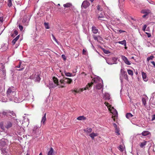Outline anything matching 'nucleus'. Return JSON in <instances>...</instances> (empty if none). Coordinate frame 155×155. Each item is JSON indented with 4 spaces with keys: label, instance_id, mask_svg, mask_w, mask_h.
Masks as SVG:
<instances>
[{
    "label": "nucleus",
    "instance_id": "obj_50",
    "mask_svg": "<svg viewBox=\"0 0 155 155\" xmlns=\"http://www.w3.org/2000/svg\"><path fill=\"white\" fill-rule=\"evenodd\" d=\"M155 119V114H153L152 116L151 120L153 121Z\"/></svg>",
    "mask_w": 155,
    "mask_h": 155
},
{
    "label": "nucleus",
    "instance_id": "obj_10",
    "mask_svg": "<svg viewBox=\"0 0 155 155\" xmlns=\"http://www.w3.org/2000/svg\"><path fill=\"white\" fill-rule=\"evenodd\" d=\"M104 58L106 62L109 64L112 65L114 64L113 62L112 61L111 58H106L103 56H102Z\"/></svg>",
    "mask_w": 155,
    "mask_h": 155
},
{
    "label": "nucleus",
    "instance_id": "obj_45",
    "mask_svg": "<svg viewBox=\"0 0 155 155\" xmlns=\"http://www.w3.org/2000/svg\"><path fill=\"white\" fill-rule=\"evenodd\" d=\"M18 28L20 31H21L23 30V27L22 25H19L18 26Z\"/></svg>",
    "mask_w": 155,
    "mask_h": 155
},
{
    "label": "nucleus",
    "instance_id": "obj_14",
    "mask_svg": "<svg viewBox=\"0 0 155 155\" xmlns=\"http://www.w3.org/2000/svg\"><path fill=\"white\" fill-rule=\"evenodd\" d=\"M29 20L28 19L26 16H24L22 20L23 23L25 25H27Z\"/></svg>",
    "mask_w": 155,
    "mask_h": 155
},
{
    "label": "nucleus",
    "instance_id": "obj_40",
    "mask_svg": "<svg viewBox=\"0 0 155 155\" xmlns=\"http://www.w3.org/2000/svg\"><path fill=\"white\" fill-rule=\"evenodd\" d=\"M38 127L37 126H34L33 129V133H35L36 130L38 128Z\"/></svg>",
    "mask_w": 155,
    "mask_h": 155
},
{
    "label": "nucleus",
    "instance_id": "obj_59",
    "mask_svg": "<svg viewBox=\"0 0 155 155\" xmlns=\"http://www.w3.org/2000/svg\"><path fill=\"white\" fill-rule=\"evenodd\" d=\"M151 63L155 67V62L154 61H153L151 62Z\"/></svg>",
    "mask_w": 155,
    "mask_h": 155
},
{
    "label": "nucleus",
    "instance_id": "obj_18",
    "mask_svg": "<svg viewBox=\"0 0 155 155\" xmlns=\"http://www.w3.org/2000/svg\"><path fill=\"white\" fill-rule=\"evenodd\" d=\"M142 76L143 80L145 81H147L148 80V78L147 77L146 74L144 72H142Z\"/></svg>",
    "mask_w": 155,
    "mask_h": 155
},
{
    "label": "nucleus",
    "instance_id": "obj_23",
    "mask_svg": "<svg viewBox=\"0 0 155 155\" xmlns=\"http://www.w3.org/2000/svg\"><path fill=\"white\" fill-rule=\"evenodd\" d=\"M98 135V134L97 133H92L89 136L92 138V139H93L94 137L97 136Z\"/></svg>",
    "mask_w": 155,
    "mask_h": 155
},
{
    "label": "nucleus",
    "instance_id": "obj_15",
    "mask_svg": "<svg viewBox=\"0 0 155 155\" xmlns=\"http://www.w3.org/2000/svg\"><path fill=\"white\" fill-rule=\"evenodd\" d=\"M150 11L149 9H143L141 11V12L142 13L146 14L147 15L150 13Z\"/></svg>",
    "mask_w": 155,
    "mask_h": 155
},
{
    "label": "nucleus",
    "instance_id": "obj_6",
    "mask_svg": "<svg viewBox=\"0 0 155 155\" xmlns=\"http://www.w3.org/2000/svg\"><path fill=\"white\" fill-rule=\"evenodd\" d=\"M2 114L4 116H11V115L14 116L15 115V114L13 111H11L8 110L3 111L2 114Z\"/></svg>",
    "mask_w": 155,
    "mask_h": 155
},
{
    "label": "nucleus",
    "instance_id": "obj_39",
    "mask_svg": "<svg viewBox=\"0 0 155 155\" xmlns=\"http://www.w3.org/2000/svg\"><path fill=\"white\" fill-rule=\"evenodd\" d=\"M127 72L128 74L131 76H132L133 74V71L130 70H128Z\"/></svg>",
    "mask_w": 155,
    "mask_h": 155
},
{
    "label": "nucleus",
    "instance_id": "obj_20",
    "mask_svg": "<svg viewBox=\"0 0 155 155\" xmlns=\"http://www.w3.org/2000/svg\"><path fill=\"white\" fill-rule=\"evenodd\" d=\"M46 120V113L45 114L44 116L42 117V119L41 121V124H45V122Z\"/></svg>",
    "mask_w": 155,
    "mask_h": 155
},
{
    "label": "nucleus",
    "instance_id": "obj_58",
    "mask_svg": "<svg viewBox=\"0 0 155 155\" xmlns=\"http://www.w3.org/2000/svg\"><path fill=\"white\" fill-rule=\"evenodd\" d=\"M125 32V31H123V30H119V32L120 33H123V32Z\"/></svg>",
    "mask_w": 155,
    "mask_h": 155
},
{
    "label": "nucleus",
    "instance_id": "obj_51",
    "mask_svg": "<svg viewBox=\"0 0 155 155\" xmlns=\"http://www.w3.org/2000/svg\"><path fill=\"white\" fill-rule=\"evenodd\" d=\"M104 53L107 54H109L110 53L109 51L105 50H104Z\"/></svg>",
    "mask_w": 155,
    "mask_h": 155
},
{
    "label": "nucleus",
    "instance_id": "obj_30",
    "mask_svg": "<svg viewBox=\"0 0 155 155\" xmlns=\"http://www.w3.org/2000/svg\"><path fill=\"white\" fill-rule=\"evenodd\" d=\"M150 134V132L148 131H143L142 133V134L143 136H146L148 134Z\"/></svg>",
    "mask_w": 155,
    "mask_h": 155
},
{
    "label": "nucleus",
    "instance_id": "obj_8",
    "mask_svg": "<svg viewBox=\"0 0 155 155\" xmlns=\"http://www.w3.org/2000/svg\"><path fill=\"white\" fill-rule=\"evenodd\" d=\"M65 81V78H64V79H62L60 80V82L61 84V85L59 84V87L61 88H63L65 87L66 83Z\"/></svg>",
    "mask_w": 155,
    "mask_h": 155
},
{
    "label": "nucleus",
    "instance_id": "obj_47",
    "mask_svg": "<svg viewBox=\"0 0 155 155\" xmlns=\"http://www.w3.org/2000/svg\"><path fill=\"white\" fill-rule=\"evenodd\" d=\"M97 9L98 10L100 11H102V8H101L100 6L99 5H98L97 6Z\"/></svg>",
    "mask_w": 155,
    "mask_h": 155
},
{
    "label": "nucleus",
    "instance_id": "obj_19",
    "mask_svg": "<svg viewBox=\"0 0 155 155\" xmlns=\"http://www.w3.org/2000/svg\"><path fill=\"white\" fill-rule=\"evenodd\" d=\"M110 94L108 93H105L103 96V98L106 100H109L110 99Z\"/></svg>",
    "mask_w": 155,
    "mask_h": 155
},
{
    "label": "nucleus",
    "instance_id": "obj_38",
    "mask_svg": "<svg viewBox=\"0 0 155 155\" xmlns=\"http://www.w3.org/2000/svg\"><path fill=\"white\" fill-rule=\"evenodd\" d=\"M12 0H8V1L7 5L9 7H10L12 5Z\"/></svg>",
    "mask_w": 155,
    "mask_h": 155
},
{
    "label": "nucleus",
    "instance_id": "obj_31",
    "mask_svg": "<svg viewBox=\"0 0 155 155\" xmlns=\"http://www.w3.org/2000/svg\"><path fill=\"white\" fill-rule=\"evenodd\" d=\"M72 5V4L71 3H68L66 4H64L63 5V6L65 8L70 7Z\"/></svg>",
    "mask_w": 155,
    "mask_h": 155
},
{
    "label": "nucleus",
    "instance_id": "obj_52",
    "mask_svg": "<svg viewBox=\"0 0 155 155\" xmlns=\"http://www.w3.org/2000/svg\"><path fill=\"white\" fill-rule=\"evenodd\" d=\"M62 58L64 59V60H65L66 59V57L65 56L64 54H62L61 55Z\"/></svg>",
    "mask_w": 155,
    "mask_h": 155
},
{
    "label": "nucleus",
    "instance_id": "obj_56",
    "mask_svg": "<svg viewBox=\"0 0 155 155\" xmlns=\"http://www.w3.org/2000/svg\"><path fill=\"white\" fill-rule=\"evenodd\" d=\"M146 33L148 37L149 38V37H151V34L150 33Z\"/></svg>",
    "mask_w": 155,
    "mask_h": 155
},
{
    "label": "nucleus",
    "instance_id": "obj_63",
    "mask_svg": "<svg viewBox=\"0 0 155 155\" xmlns=\"http://www.w3.org/2000/svg\"><path fill=\"white\" fill-rule=\"evenodd\" d=\"M73 90L72 91V92L75 95H76V94L77 93H76L75 92H74L73 91Z\"/></svg>",
    "mask_w": 155,
    "mask_h": 155
},
{
    "label": "nucleus",
    "instance_id": "obj_41",
    "mask_svg": "<svg viewBox=\"0 0 155 155\" xmlns=\"http://www.w3.org/2000/svg\"><path fill=\"white\" fill-rule=\"evenodd\" d=\"M44 25H45V28L46 29H49V28H50L49 27L48 24V23H46V22H45L44 23Z\"/></svg>",
    "mask_w": 155,
    "mask_h": 155
},
{
    "label": "nucleus",
    "instance_id": "obj_22",
    "mask_svg": "<svg viewBox=\"0 0 155 155\" xmlns=\"http://www.w3.org/2000/svg\"><path fill=\"white\" fill-rule=\"evenodd\" d=\"M72 82V80L71 78H65V83L66 84H70Z\"/></svg>",
    "mask_w": 155,
    "mask_h": 155
},
{
    "label": "nucleus",
    "instance_id": "obj_5",
    "mask_svg": "<svg viewBox=\"0 0 155 155\" xmlns=\"http://www.w3.org/2000/svg\"><path fill=\"white\" fill-rule=\"evenodd\" d=\"M41 73L39 71L35 72L29 77L31 79H33L35 81L39 82L40 81L41 78L40 75Z\"/></svg>",
    "mask_w": 155,
    "mask_h": 155
},
{
    "label": "nucleus",
    "instance_id": "obj_44",
    "mask_svg": "<svg viewBox=\"0 0 155 155\" xmlns=\"http://www.w3.org/2000/svg\"><path fill=\"white\" fill-rule=\"evenodd\" d=\"M87 39H88V40L89 41V42L91 43V35L90 34H87Z\"/></svg>",
    "mask_w": 155,
    "mask_h": 155
},
{
    "label": "nucleus",
    "instance_id": "obj_13",
    "mask_svg": "<svg viewBox=\"0 0 155 155\" xmlns=\"http://www.w3.org/2000/svg\"><path fill=\"white\" fill-rule=\"evenodd\" d=\"M92 84H94V82L93 81V79L92 80L91 83H88V84L85 87L83 88L84 89V90L88 89L89 88H90L91 87L92 85Z\"/></svg>",
    "mask_w": 155,
    "mask_h": 155
},
{
    "label": "nucleus",
    "instance_id": "obj_9",
    "mask_svg": "<svg viewBox=\"0 0 155 155\" xmlns=\"http://www.w3.org/2000/svg\"><path fill=\"white\" fill-rule=\"evenodd\" d=\"M6 140L2 139L0 140V148H2L3 147H5L6 144Z\"/></svg>",
    "mask_w": 155,
    "mask_h": 155
},
{
    "label": "nucleus",
    "instance_id": "obj_29",
    "mask_svg": "<svg viewBox=\"0 0 155 155\" xmlns=\"http://www.w3.org/2000/svg\"><path fill=\"white\" fill-rule=\"evenodd\" d=\"M133 116V115L130 113H127L126 115V117L129 119H130Z\"/></svg>",
    "mask_w": 155,
    "mask_h": 155
},
{
    "label": "nucleus",
    "instance_id": "obj_53",
    "mask_svg": "<svg viewBox=\"0 0 155 155\" xmlns=\"http://www.w3.org/2000/svg\"><path fill=\"white\" fill-rule=\"evenodd\" d=\"M3 17H2V16L0 17V22H3Z\"/></svg>",
    "mask_w": 155,
    "mask_h": 155
},
{
    "label": "nucleus",
    "instance_id": "obj_34",
    "mask_svg": "<svg viewBox=\"0 0 155 155\" xmlns=\"http://www.w3.org/2000/svg\"><path fill=\"white\" fill-rule=\"evenodd\" d=\"M53 149L51 148L50 150L48 152L47 155H52L53 153Z\"/></svg>",
    "mask_w": 155,
    "mask_h": 155
},
{
    "label": "nucleus",
    "instance_id": "obj_12",
    "mask_svg": "<svg viewBox=\"0 0 155 155\" xmlns=\"http://www.w3.org/2000/svg\"><path fill=\"white\" fill-rule=\"evenodd\" d=\"M92 84H94V82L93 81V79L92 80L91 83H88V84L85 87L83 88L84 89V90L88 89L89 88H90L91 87L92 85Z\"/></svg>",
    "mask_w": 155,
    "mask_h": 155
},
{
    "label": "nucleus",
    "instance_id": "obj_43",
    "mask_svg": "<svg viewBox=\"0 0 155 155\" xmlns=\"http://www.w3.org/2000/svg\"><path fill=\"white\" fill-rule=\"evenodd\" d=\"M142 101L143 104L145 106L146 104V99L144 98H143L142 99Z\"/></svg>",
    "mask_w": 155,
    "mask_h": 155
},
{
    "label": "nucleus",
    "instance_id": "obj_33",
    "mask_svg": "<svg viewBox=\"0 0 155 155\" xmlns=\"http://www.w3.org/2000/svg\"><path fill=\"white\" fill-rule=\"evenodd\" d=\"M111 59L113 62L114 63V64H117V58L113 57L111 58Z\"/></svg>",
    "mask_w": 155,
    "mask_h": 155
},
{
    "label": "nucleus",
    "instance_id": "obj_4",
    "mask_svg": "<svg viewBox=\"0 0 155 155\" xmlns=\"http://www.w3.org/2000/svg\"><path fill=\"white\" fill-rule=\"evenodd\" d=\"M53 82L50 81L49 82L48 87L50 89L56 87L57 86L59 85V82L58 80L55 77L53 78Z\"/></svg>",
    "mask_w": 155,
    "mask_h": 155
},
{
    "label": "nucleus",
    "instance_id": "obj_16",
    "mask_svg": "<svg viewBox=\"0 0 155 155\" xmlns=\"http://www.w3.org/2000/svg\"><path fill=\"white\" fill-rule=\"evenodd\" d=\"M92 31L94 34H96L98 32V30L96 27L93 26L92 27Z\"/></svg>",
    "mask_w": 155,
    "mask_h": 155
},
{
    "label": "nucleus",
    "instance_id": "obj_21",
    "mask_svg": "<svg viewBox=\"0 0 155 155\" xmlns=\"http://www.w3.org/2000/svg\"><path fill=\"white\" fill-rule=\"evenodd\" d=\"M84 131L87 134L91 133L92 131V129L90 128H87L84 130Z\"/></svg>",
    "mask_w": 155,
    "mask_h": 155
},
{
    "label": "nucleus",
    "instance_id": "obj_17",
    "mask_svg": "<svg viewBox=\"0 0 155 155\" xmlns=\"http://www.w3.org/2000/svg\"><path fill=\"white\" fill-rule=\"evenodd\" d=\"M105 104L106 106L108 108L109 110L111 112V110L112 109H114L113 107H112L111 105H110L107 102H105L104 103Z\"/></svg>",
    "mask_w": 155,
    "mask_h": 155
},
{
    "label": "nucleus",
    "instance_id": "obj_49",
    "mask_svg": "<svg viewBox=\"0 0 155 155\" xmlns=\"http://www.w3.org/2000/svg\"><path fill=\"white\" fill-rule=\"evenodd\" d=\"M147 26L146 25H144L143 27V28H142V30L143 31H145V29L147 28Z\"/></svg>",
    "mask_w": 155,
    "mask_h": 155
},
{
    "label": "nucleus",
    "instance_id": "obj_28",
    "mask_svg": "<svg viewBox=\"0 0 155 155\" xmlns=\"http://www.w3.org/2000/svg\"><path fill=\"white\" fill-rule=\"evenodd\" d=\"M84 91L83 88L77 89L76 90H73V91L77 93H80L81 92H82Z\"/></svg>",
    "mask_w": 155,
    "mask_h": 155
},
{
    "label": "nucleus",
    "instance_id": "obj_42",
    "mask_svg": "<svg viewBox=\"0 0 155 155\" xmlns=\"http://www.w3.org/2000/svg\"><path fill=\"white\" fill-rule=\"evenodd\" d=\"M154 58V56L153 55L147 58V61H149L150 60H152Z\"/></svg>",
    "mask_w": 155,
    "mask_h": 155
},
{
    "label": "nucleus",
    "instance_id": "obj_25",
    "mask_svg": "<svg viewBox=\"0 0 155 155\" xmlns=\"http://www.w3.org/2000/svg\"><path fill=\"white\" fill-rule=\"evenodd\" d=\"M65 74L66 76L67 77H74V76L75 75V74H72L71 73L69 72H65Z\"/></svg>",
    "mask_w": 155,
    "mask_h": 155
},
{
    "label": "nucleus",
    "instance_id": "obj_60",
    "mask_svg": "<svg viewBox=\"0 0 155 155\" xmlns=\"http://www.w3.org/2000/svg\"><path fill=\"white\" fill-rule=\"evenodd\" d=\"M21 67L22 68H21V69H18V70L19 71H21L23 70L24 69V68L22 66Z\"/></svg>",
    "mask_w": 155,
    "mask_h": 155
},
{
    "label": "nucleus",
    "instance_id": "obj_32",
    "mask_svg": "<svg viewBox=\"0 0 155 155\" xmlns=\"http://www.w3.org/2000/svg\"><path fill=\"white\" fill-rule=\"evenodd\" d=\"M77 119L78 120H85L86 117L82 116L78 117Z\"/></svg>",
    "mask_w": 155,
    "mask_h": 155
},
{
    "label": "nucleus",
    "instance_id": "obj_1",
    "mask_svg": "<svg viewBox=\"0 0 155 155\" xmlns=\"http://www.w3.org/2000/svg\"><path fill=\"white\" fill-rule=\"evenodd\" d=\"M7 94L8 97L10 101H13L16 103L19 102L17 98L15 97V90L13 88L11 87L9 88L7 91Z\"/></svg>",
    "mask_w": 155,
    "mask_h": 155
},
{
    "label": "nucleus",
    "instance_id": "obj_37",
    "mask_svg": "<svg viewBox=\"0 0 155 155\" xmlns=\"http://www.w3.org/2000/svg\"><path fill=\"white\" fill-rule=\"evenodd\" d=\"M93 36L94 39L95 40L97 41H98V38H101V37L99 35L97 36H96L95 35H93Z\"/></svg>",
    "mask_w": 155,
    "mask_h": 155
},
{
    "label": "nucleus",
    "instance_id": "obj_54",
    "mask_svg": "<svg viewBox=\"0 0 155 155\" xmlns=\"http://www.w3.org/2000/svg\"><path fill=\"white\" fill-rule=\"evenodd\" d=\"M21 62H19V65L16 66V68H20L21 67Z\"/></svg>",
    "mask_w": 155,
    "mask_h": 155
},
{
    "label": "nucleus",
    "instance_id": "obj_61",
    "mask_svg": "<svg viewBox=\"0 0 155 155\" xmlns=\"http://www.w3.org/2000/svg\"><path fill=\"white\" fill-rule=\"evenodd\" d=\"M147 15V14H145L143 16V17L144 18Z\"/></svg>",
    "mask_w": 155,
    "mask_h": 155
},
{
    "label": "nucleus",
    "instance_id": "obj_62",
    "mask_svg": "<svg viewBox=\"0 0 155 155\" xmlns=\"http://www.w3.org/2000/svg\"><path fill=\"white\" fill-rule=\"evenodd\" d=\"M86 52V51L84 49L83 50V54H85V53Z\"/></svg>",
    "mask_w": 155,
    "mask_h": 155
},
{
    "label": "nucleus",
    "instance_id": "obj_35",
    "mask_svg": "<svg viewBox=\"0 0 155 155\" xmlns=\"http://www.w3.org/2000/svg\"><path fill=\"white\" fill-rule=\"evenodd\" d=\"M147 142L144 141L143 142L141 143L140 145V147H143V146L146 145Z\"/></svg>",
    "mask_w": 155,
    "mask_h": 155
},
{
    "label": "nucleus",
    "instance_id": "obj_27",
    "mask_svg": "<svg viewBox=\"0 0 155 155\" xmlns=\"http://www.w3.org/2000/svg\"><path fill=\"white\" fill-rule=\"evenodd\" d=\"M98 18L99 19L101 20H105V19H104L105 18L104 16V15L101 14L99 16Z\"/></svg>",
    "mask_w": 155,
    "mask_h": 155
},
{
    "label": "nucleus",
    "instance_id": "obj_36",
    "mask_svg": "<svg viewBox=\"0 0 155 155\" xmlns=\"http://www.w3.org/2000/svg\"><path fill=\"white\" fill-rule=\"evenodd\" d=\"M117 43L120 44L124 45V46L126 45V41L125 40L122 41H119Z\"/></svg>",
    "mask_w": 155,
    "mask_h": 155
},
{
    "label": "nucleus",
    "instance_id": "obj_46",
    "mask_svg": "<svg viewBox=\"0 0 155 155\" xmlns=\"http://www.w3.org/2000/svg\"><path fill=\"white\" fill-rule=\"evenodd\" d=\"M51 35L53 37V39L56 42H58L57 40L56 39V38L55 37L54 35L52 34Z\"/></svg>",
    "mask_w": 155,
    "mask_h": 155
},
{
    "label": "nucleus",
    "instance_id": "obj_7",
    "mask_svg": "<svg viewBox=\"0 0 155 155\" xmlns=\"http://www.w3.org/2000/svg\"><path fill=\"white\" fill-rule=\"evenodd\" d=\"M121 58L125 64L128 65H130L131 63L128 60L127 58L124 55H121Z\"/></svg>",
    "mask_w": 155,
    "mask_h": 155
},
{
    "label": "nucleus",
    "instance_id": "obj_11",
    "mask_svg": "<svg viewBox=\"0 0 155 155\" xmlns=\"http://www.w3.org/2000/svg\"><path fill=\"white\" fill-rule=\"evenodd\" d=\"M90 4L87 1H84L83 2L81 7L86 8L89 6Z\"/></svg>",
    "mask_w": 155,
    "mask_h": 155
},
{
    "label": "nucleus",
    "instance_id": "obj_48",
    "mask_svg": "<svg viewBox=\"0 0 155 155\" xmlns=\"http://www.w3.org/2000/svg\"><path fill=\"white\" fill-rule=\"evenodd\" d=\"M4 90V89L2 87L0 86V93L2 92Z\"/></svg>",
    "mask_w": 155,
    "mask_h": 155
},
{
    "label": "nucleus",
    "instance_id": "obj_2",
    "mask_svg": "<svg viewBox=\"0 0 155 155\" xmlns=\"http://www.w3.org/2000/svg\"><path fill=\"white\" fill-rule=\"evenodd\" d=\"M14 121L12 120H8L5 122V126L3 124H0V127L2 131L7 133V130H5V128L7 130L10 129L14 125Z\"/></svg>",
    "mask_w": 155,
    "mask_h": 155
},
{
    "label": "nucleus",
    "instance_id": "obj_57",
    "mask_svg": "<svg viewBox=\"0 0 155 155\" xmlns=\"http://www.w3.org/2000/svg\"><path fill=\"white\" fill-rule=\"evenodd\" d=\"M115 132L117 134V135H119L120 134V133H119V131L118 130H117L116 129V130L115 131Z\"/></svg>",
    "mask_w": 155,
    "mask_h": 155
},
{
    "label": "nucleus",
    "instance_id": "obj_26",
    "mask_svg": "<svg viewBox=\"0 0 155 155\" xmlns=\"http://www.w3.org/2000/svg\"><path fill=\"white\" fill-rule=\"evenodd\" d=\"M19 35H18L12 41V43L14 45L15 43L19 39Z\"/></svg>",
    "mask_w": 155,
    "mask_h": 155
},
{
    "label": "nucleus",
    "instance_id": "obj_3",
    "mask_svg": "<svg viewBox=\"0 0 155 155\" xmlns=\"http://www.w3.org/2000/svg\"><path fill=\"white\" fill-rule=\"evenodd\" d=\"M94 84H96V87L97 89H101L103 87V81L99 77H96L93 79Z\"/></svg>",
    "mask_w": 155,
    "mask_h": 155
},
{
    "label": "nucleus",
    "instance_id": "obj_64",
    "mask_svg": "<svg viewBox=\"0 0 155 155\" xmlns=\"http://www.w3.org/2000/svg\"><path fill=\"white\" fill-rule=\"evenodd\" d=\"M77 72L76 69H75L74 71H73V73H75Z\"/></svg>",
    "mask_w": 155,
    "mask_h": 155
},
{
    "label": "nucleus",
    "instance_id": "obj_55",
    "mask_svg": "<svg viewBox=\"0 0 155 155\" xmlns=\"http://www.w3.org/2000/svg\"><path fill=\"white\" fill-rule=\"evenodd\" d=\"M14 34L15 35H16L18 34V32L17 31L15 30L14 31Z\"/></svg>",
    "mask_w": 155,
    "mask_h": 155
},
{
    "label": "nucleus",
    "instance_id": "obj_24",
    "mask_svg": "<svg viewBox=\"0 0 155 155\" xmlns=\"http://www.w3.org/2000/svg\"><path fill=\"white\" fill-rule=\"evenodd\" d=\"M124 148V145H120L118 147V149L121 151L123 152Z\"/></svg>",
    "mask_w": 155,
    "mask_h": 155
}]
</instances>
